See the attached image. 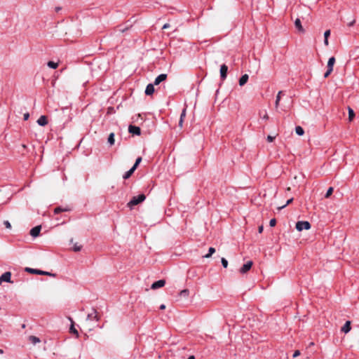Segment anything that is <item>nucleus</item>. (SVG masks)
Masks as SVG:
<instances>
[{"label": "nucleus", "mask_w": 359, "mask_h": 359, "mask_svg": "<svg viewBox=\"0 0 359 359\" xmlns=\"http://www.w3.org/2000/svg\"><path fill=\"white\" fill-rule=\"evenodd\" d=\"M145 196L144 194H140L137 196H134L128 203V206L132 208L133 206L138 205L141 202L145 200Z\"/></svg>", "instance_id": "f257e3e1"}, {"label": "nucleus", "mask_w": 359, "mask_h": 359, "mask_svg": "<svg viewBox=\"0 0 359 359\" xmlns=\"http://www.w3.org/2000/svg\"><path fill=\"white\" fill-rule=\"evenodd\" d=\"M296 229L299 231L302 230H309L311 229V224L307 221H299L296 223Z\"/></svg>", "instance_id": "f03ea898"}, {"label": "nucleus", "mask_w": 359, "mask_h": 359, "mask_svg": "<svg viewBox=\"0 0 359 359\" xmlns=\"http://www.w3.org/2000/svg\"><path fill=\"white\" fill-rule=\"evenodd\" d=\"M334 63H335L334 57H330V59L328 60V62H327V70L324 74L325 78H327L330 75V74L333 71V67H334Z\"/></svg>", "instance_id": "7ed1b4c3"}, {"label": "nucleus", "mask_w": 359, "mask_h": 359, "mask_svg": "<svg viewBox=\"0 0 359 359\" xmlns=\"http://www.w3.org/2000/svg\"><path fill=\"white\" fill-rule=\"evenodd\" d=\"M25 271L30 273H33V274L48 275V276L52 275L50 273L47 272V271H43L34 269H32V268H28V267H27L25 269Z\"/></svg>", "instance_id": "20e7f679"}, {"label": "nucleus", "mask_w": 359, "mask_h": 359, "mask_svg": "<svg viewBox=\"0 0 359 359\" xmlns=\"http://www.w3.org/2000/svg\"><path fill=\"white\" fill-rule=\"evenodd\" d=\"M11 272H5L0 276V285L2 282L11 283Z\"/></svg>", "instance_id": "39448f33"}, {"label": "nucleus", "mask_w": 359, "mask_h": 359, "mask_svg": "<svg viewBox=\"0 0 359 359\" xmlns=\"http://www.w3.org/2000/svg\"><path fill=\"white\" fill-rule=\"evenodd\" d=\"M165 280H159L158 281L154 282L151 285V288L152 290H156V289L163 287L165 285Z\"/></svg>", "instance_id": "423d86ee"}, {"label": "nucleus", "mask_w": 359, "mask_h": 359, "mask_svg": "<svg viewBox=\"0 0 359 359\" xmlns=\"http://www.w3.org/2000/svg\"><path fill=\"white\" fill-rule=\"evenodd\" d=\"M252 261H249L247 263H245L241 269H240V272L241 273H245L246 272H248L252 267Z\"/></svg>", "instance_id": "0eeeda50"}, {"label": "nucleus", "mask_w": 359, "mask_h": 359, "mask_svg": "<svg viewBox=\"0 0 359 359\" xmlns=\"http://www.w3.org/2000/svg\"><path fill=\"white\" fill-rule=\"evenodd\" d=\"M228 72V67L226 65H221L220 67V76L222 80H224L226 78Z\"/></svg>", "instance_id": "6e6552de"}, {"label": "nucleus", "mask_w": 359, "mask_h": 359, "mask_svg": "<svg viewBox=\"0 0 359 359\" xmlns=\"http://www.w3.org/2000/svg\"><path fill=\"white\" fill-rule=\"evenodd\" d=\"M41 229V226H36L32 228L30 230V235L34 238L38 236L40 233Z\"/></svg>", "instance_id": "1a4fd4ad"}, {"label": "nucleus", "mask_w": 359, "mask_h": 359, "mask_svg": "<svg viewBox=\"0 0 359 359\" xmlns=\"http://www.w3.org/2000/svg\"><path fill=\"white\" fill-rule=\"evenodd\" d=\"M129 133L133 134V135H140L141 130L140 128L137 126H130L128 128Z\"/></svg>", "instance_id": "9d476101"}, {"label": "nucleus", "mask_w": 359, "mask_h": 359, "mask_svg": "<svg viewBox=\"0 0 359 359\" xmlns=\"http://www.w3.org/2000/svg\"><path fill=\"white\" fill-rule=\"evenodd\" d=\"M167 79V74H161L158 75L154 80V85H158L162 81H165Z\"/></svg>", "instance_id": "9b49d317"}, {"label": "nucleus", "mask_w": 359, "mask_h": 359, "mask_svg": "<svg viewBox=\"0 0 359 359\" xmlns=\"http://www.w3.org/2000/svg\"><path fill=\"white\" fill-rule=\"evenodd\" d=\"M154 84L149 83L145 89V94L147 95H151L154 93Z\"/></svg>", "instance_id": "f8f14e48"}, {"label": "nucleus", "mask_w": 359, "mask_h": 359, "mask_svg": "<svg viewBox=\"0 0 359 359\" xmlns=\"http://www.w3.org/2000/svg\"><path fill=\"white\" fill-rule=\"evenodd\" d=\"M351 327V321H346L345 323V324L344 325V326L341 327V332H344V333H348L350 332Z\"/></svg>", "instance_id": "ddd939ff"}, {"label": "nucleus", "mask_w": 359, "mask_h": 359, "mask_svg": "<svg viewBox=\"0 0 359 359\" xmlns=\"http://www.w3.org/2000/svg\"><path fill=\"white\" fill-rule=\"evenodd\" d=\"M37 123L39 126H44L47 125L48 121L46 116H41L39 119L37 120Z\"/></svg>", "instance_id": "4468645a"}, {"label": "nucleus", "mask_w": 359, "mask_h": 359, "mask_svg": "<svg viewBox=\"0 0 359 359\" xmlns=\"http://www.w3.org/2000/svg\"><path fill=\"white\" fill-rule=\"evenodd\" d=\"M295 27L301 32H304V29L302 25L301 20L299 18H297L294 21Z\"/></svg>", "instance_id": "2eb2a0df"}, {"label": "nucleus", "mask_w": 359, "mask_h": 359, "mask_svg": "<svg viewBox=\"0 0 359 359\" xmlns=\"http://www.w3.org/2000/svg\"><path fill=\"white\" fill-rule=\"evenodd\" d=\"M248 78H249V76H248V74H245L243 75V76L240 78V79H239V85H240L241 86H244V85L248 82Z\"/></svg>", "instance_id": "dca6fc26"}, {"label": "nucleus", "mask_w": 359, "mask_h": 359, "mask_svg": "<svg viewBox=\"0 0 359 359\" xmlns=\"http://www.w3.org/2000/svg\"><path fill=\"white\" fill-rule=\"evenodd\" d=\"M95 320L97 321L99 320V318L97 315V312L96 311L93 310V313H89L88 316H87V320Z\"/></svg>", "instance_id": "f3484780"}, {"label": "nucleus", "mask_w": 359, "mask_h": 359, "mask_svg": "<svg viewBox=\"0 0 359 359\" xmlns=\"http://www.w3.org/2000/svg\"><path fill=\"white\" fill-rule=\"evenodd\" d=\"M29 341L34 345L41 341L40 339L36 336H29L28 337Z\"/></svg>", "instance_id": "a211bd4d"}, {"label": "nucleus", "mask_w": 359, "mask_h": 359, "mask_svg": "<svg viewBox=\"0 0 359 359\" xmlns=\"http://www.w3.org/2000/svg\"><path fill=\"white\" fill-rule=\"evenodd\" d=\"M330 35V30L327 29L324 32V44L327 46L329 45L328 37Z\"/></svg>", "instance_id": "6ab92c4d"}, {"label": "nucleus", "mask_w": 359, "mask_h": 359, "mask_svg": "<svg viewBox=\"0 0 359 359\" xmlns=\"http://www.w3.org/2000/svg\"><path fill=\"white\" fill-rule=\"evenodd\" d=\"M135 170V168H131L128 171H127L123 176V179L126 180L128 179L131 175L134 172Z\"/></svg>", "instance_id": "aec40b11"}, {"label": "nucleus", "mask_w": 359, "mask_h": 359, "mask_svg": "<svg viewBox=\"0 0 359 359\" xmlns=\"http://www.w3.org/2000/svg\"><path fill=\"white\" fill-rule=\"evenodd\" d=\"M69 320H71V322H72V325H71V327H70V328H69V331H70V332H72V333H73V334H76V337H79V332H78V331L75 329V327H74V322H73V320H72V319L71 318H69Z\"/></svg>", "instance_id": "412c9836"}, {"label": "nucleus", "mask_w": 359, "mask_h": 359, "mask_svg": "<svg viewBox=\"0 0 359 359\" xmlns=\"http://www.w3.org/2000/svg\"><path fill=\"white\" fill-rule=\"evenodd\" d=\"M283 92L282 91H279L276 95V102H275V107L276 109H278V106H279V103H280V97H281V95H282Z\"/></svg>", "instance_id": "4be33fe9"}, {"label": "nucleus", "mask_w": 359, "mask_h": 359, "mask_svg": "<svg viewBox=\"0 0 359 359\" xmlns=\"http://www.w3.org/2000/svg\"><path fill=\"white\" fill-rule=\"evenodd\" d=\"M48 67L51 69H56L58 67V62H55L53 61H49L47 63Z\"/></svg>", "instance_id": "5701e85b"}, {"label": "nucleus", "mask_w": 359, "mask_h": 359, "mask_svg": "<svg viewBox=\"0 0 359 359\" xmlns=\"http://www.w3.org/2000/svg\"><path fill=\"white\" fill-rule=\"evenodd\" d=\"M295 132L299 136L303 135L304 133V130L301 126H297L295 128Z\"/></svg>", "instance_id": "b1692460"}, {"label": "nucleus", "mask_w": 359, "mask_h": 359, "mask_svg": "<svg viewBox=\"0 0 359 359\" xmlns=\"http://www.w3.org/2000/svg\"><path fill=\"white\" fill-rule=\"evenodd\" d=\"M215 252V249L212 247H210L208 250V253L204 256L205 258H210L212 255Z\"/></svg>", "instance_id": "393cba45"}, {"label": "nucleus", "mask_w": 359, "mask_h": 359, "mask_svg": "<svg viewBox=\"0 0 359 359\" xmlns=\"http://www.w3.org/2000/svg\"><path fill=\"white\" fill-rule=\"evenodd\" d=\"M354 116H355V114H354L353 110L351 108L348 107V119H349V121H351Z\"/></svg>", "instance_id": "a878e982"}, {"label": "nucleus", "mask_w": 359, "mask_h": 359, "mask_svg": "<svg viewBox=\"0 0 359 359\" xmlns=\"http://www.w3.org/2000/svg\"><path fill=\"white\" fill-rule=\"evenodd\" d=\"M108 142L112 145L114 144V133H110L109 135V137H108Z\"/></svg>", "instance_id": "bb28decb"}, {"label": "nucleus", "mask_w": 359, "mask_h": 359, "mask_svg": "<svg viewBox=\"0 0 359 359\" xmlns=\"http://www.w3.org/2000/svg\"><path fill=\"white\" fill-rule=\"evenodd\" d=\"M332 192H333V188L332 187H330L327 189V192H326V194L325 195V198H329L332 195Z\"/></svg>", "instance_id": "cd10ccee"}, {"label": "nucleus", "mask_w": 359, "mask_h": 359, "mask_svg": "<svg viewBox=\"0 0 359 359\" xmlns=\"http://www.w3.org/2000/svg\"><path fill=\"white\" fill-rule=\"evenodd\" d=\"M293 201V198H290L287 201L286 203L280 207L278 208V210H281L284 208H285L287 205L290 204Z\"/></svg>", "instance_id": "c85d7f7f"}, {"label": "nucleus", "mask_w": 359, "mask_h": 359, "mask_svg": "<svg viewBox=\"0 0 359 359\" xmlns=\"http://www.w3.org/2000/svg\"><path fill=\"white\" fill-rule=\"evenodd\" d=\"M141 161H142V158L141 157H138L136 159L135 163L133 165V168H135V169L136 170L137 167L138 166V165L140 163Z\"/></svg>", "instance_id": "c756f323"}, {"label": "nucleus", "mask_w": 359, "mask_h": 359, "mask_svg": "<svg viewBox=\"0 0 359 359\" xmlns=\"http://www.w3.org/2000/svg\"><path fill=\"white\" fill-rule=\"evenodd\" d=\"M81 250V246L78 245L77 243H75L73 247V250L75 252H79Z\"/></svg>", "instance_id": "7c9ffc66"}, {"label": "nucleus", "mask_w": 359, "mask_h": 359, "mask_svg": "<svg viewBox=\"0 0 359 359\" xmlns=\"http://www.w3.org/2000/svg\"><path fill=\"white\" fill-rule=\"evenodd\" d=\"M221 262L224 268H226L228 266V261L225 258H222Z\"/></svg>", "instance_id": "2f4dec72"}, {"label": "nucleus", "mask_w": 359, "mask_h": 359, "mask_svg": "<svg viewBox=\"0 0 359 359\" xmlns=\"http://www.w3.org/2000/svg\"><path fill=\"white\" fill-rule=\"evenodd\" d=\"M67 210H65V209H62V208L60 207H57L55 209L54 212L55 214H57L59 212H61L62 211H67Z\"/></svg>", "instance_id": "473e14b6"}, {"label": "nucleus", "mask_w": 359, "mask_h": 359, "mask_svg": "<svg viewBox=\"0 0 359 359\" xmlns=\"http://www.w3.org/2000/svg\"><path fill=\"white\" fill-rule=\"evenodd\" d=\"M189 294V291L187 290H183L180 292V295L187 297Z\"/></svg>", "instance_id": "72a5a7b5"}, {"label": "nucleus", "mask_w": 359, "mask_h": 359, "mask_svg": "<svg viewBox=\"0 0 359 359\" xmlns=\"http://www.w3.org/2000/svg\"><path fill=\"white\" fill-rule=\"evenodd\" d=\"M186 111H187V110H186V109L184 108V109L182 110V113H181V115H180V118H181V119H183V120L184 119V118H185V116H186Z\"/></svg>", "instance_id": "f704fd0d"}, {"label": "nucleus", "mask_w": 359, "mask_h": 359, "mask_svg": "<svg viewBox=\"0 0 359 359\" xmlns=\"http://www.w3.org/2000/svg\"><path fill=\"white\" fill-rule=\"evenodd\" d=\"M4 224L7 229H11V224L8 221H4Z\"/></svg>", "instance_id": "c9c22d12"}, {"label": "nucleus", "mask_w": 359, "mask_h": 359, "mask_svg": "<svg viewBox=\"0 0 359 359\" xmlns=\"http://www.w3.org/2000/svg\"><path fill=\"white\" fill-rule=\"evenodd\" d=\"M276 224V220L275 219H271L269 222V225L271 226H274Z\"/></svg>", "instance_id": "e433bc0d"}, {"label": "nucleus", "mask_w": 359, "mask_h": 359, "mask_svg": "<svg viewBox=\"0 0 359 359\" xmlns=\"http://www.w3.org/2000/svg\"><path fill=\"white\" fill-rule=\"evenodd\" d=\"M299 355H300V351L297 350L293 353V358H296V357L299 356Z\"/></svg>", "instance_id": "4c0bfd02"}, {"label": "nucleus", "mask_w": 359, "mask_h": 359, "mask_svg": "<svg viewBox=\"0 0 359 359\" xmlns=\"http://www.w3.org/2000/svg\"><path fill=\"white\" fill-rule=\"evenodd\" d=\"M23 118H24V120H25V121L28 120V119H29V113H25V114H24Z\"/></svg>", "instance_id": "58836bf2"}, {"label": "nucleus", "mask_w": 359, "mask_h": 359, "mask_svg": "<svg viewBox=\"0 0 359 359\" xmlns=\"http://www.w3.org/2000/svg\"><path fill=\"white\" fill-rule=\"evenodd\" d=\"M274 140V137L273 136H271V135H268L267 137V140L270 142H273Z\"/></svg>", "instance_id": "ea45409f"}, {"label": "nucleus", "mask_w": 359, "mask_h": 359, "mask_svg": "<svg viewBox=\"0 0 359 359\" xmlns=\"http://www.w3.org/2000/svg\"><path fill=\"white\" fill-rule=\"evenodd\" d=\"M183 122H184V120H183V119L180 118V121H179V126H180V128H182V126H183Z\"/></svg>", "instance_id": "a19ab883"}, {"label": "nucleus", "mask_w": 359, "mask_h": 359, "mask_svg": "<svg viewBox=\"0 0 359 359\" xmlns=\"http://www.w3.org/2000/svg\"><path fill=\"white\" fill-rule=\"evenodd\" d=\"M262 118H263V119H265V120L269 119V116H268V114H267V113H266V112H265V114H264V116H262Z\"/></svg>", "instance_id": "79ce46f5"}, {"label": "nucleus", "mask_w": 359, "mask_h": 359, "mask_svg": "<svg viewBox=\"0 0 359 359\" xmlns=\"http://www.w3.org/2000/svg\"><path fill=\"white\" fill-rule=\"evenodd\" d=\"M263 229H264L263 226H259V228H258V231H259V233H262Z\"/></svg>", "instance_id": "37998d69"}, {"label": "nucleus", "mask_w": 359, "mask_h": 359, "mask_svg": "<svg viewBox=\"0 0 359 359\" xmlns=\"http://www.w3.org/2000/svg\"><path fill=\"white\" fill-rule=\"evenodd\" d=\"M170 27V25L166 23L163 26V29H167Z\"/></svg>", "instance_id": "c03bdc74"}, {"label": "nucleus", "mask_w": 359, "mask_h": 359, "mask_svg": "<svg viewBox=\"0 0 359 359\" xmlns=\"http://www.w3.org/2000/svg\"><path fill=\"white\" fill-rule=\"evenodd\" d=\"M165 309V306L164 304H161L160 306V309L163 310V309Z\"/></svg>", "instance_id": "a18cd8bd"}, {"label": "nucleus", "mask_w": 359, "mask_h": 359, "mask_svg": "<svg viewBox=\"0 0 359 359\" xmlns=\"http://www.w3.org/2000/svg\"><path fill=\"white\" fill-rule=\"evenodd\" d=\"M355 23V20H353V21L350 22V23L348 24L349 26H352L353 25V24Z\"/></svg>", "instance_id": "49530a36"}, {"label": "nucleus", "mask_w": 359, "mask_h": 359, "mask_svg": "<svg viewBox=\"0 0 359 359\" xmlns=\"http://www.w3.org/2000/svg\"><path fill=\"white\" fill-rule=\"evenodd\" d=\"M60 10H61V8H60V7H56V8H55V11H56L57 12H58V11H60Z\"/></svg>", "instance_id": "de8ad7c7"}, {"label": "nucleus", "mask_w": 359, "mask_h": 359, "mask_svg": "<svg viewBox=\"0 0 359 359\" xmlns=\"http://www.w3.org/2000/svg\"><path fill=\"white\" fill-rule=\"evenodd\" d=\"M194 358H194V355H190V356L188 358V359H194Z\"/></svg>", "instance_id": "09e8293b"}, {"label": "nucleus", "mask_w": 359, "mask_h": 359, "mask_svg": "<svg viewBox=\"0 0 359 359\" xmlns=\"http://www.w3.org/2000/svg\"><path fill=\"white\" fill-rule=\"evenodd\" d=\"M4 353V351L2 349H0V354H2Z\"/></svg>", "instance_id": "8fccbe9b"}, {"label": "nucleus", "mask_w": 359, "mask_h": 359, "mask_svg": "<svg viewBox=\"0 0 359 359\" xmlns=\"http://www.w3.org/2000/svg\"><path fill=\"white\" fill-rule=\"evenodd\" d=\"M22 147L23 148H26V145L25 144H22Z\"/></svg>", "instance_id": "3c124183"}]
</instances>
